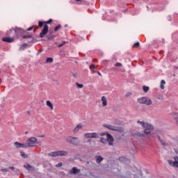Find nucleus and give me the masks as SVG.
I'll use <instances>...</instances> for the list:
<instances>
[{"mask_svg": "<svg viewBox=\"0 0 178 178\" xmlns=\"http://www.w3.org/2000/svg\"><path fill=\"white\" fill-rule=\"evenodd\" d=\"M83 127V124H78L76 125L74 129H73V133L74 134H76L77 133H79V131H80V130H81Z\"/></svg>", "mask_w": 178, "mask_h": 178, "instance_id": "nucleus-14", "label": "nucleus"}, {"mask_svg": "<svg viewBox=\"0 0 178 178\" xmlns=\"http://www.w3.org/2000/svg\"><path fill=\"white\" fill-rule=\"evenodd\" d=\"M54 62V58L52 57H48L46 59L45 63H52Z\"/></svg>", "mask_w": 178, "mask_h": 178, "instance_id": "nucleus-23", "label": "nucleus"}, {"mask_svg": "<svg viewBox=\"0 0 178 178\" xmlns=\"http://www.w3.org/2000/svg\"><path fill=\"white\" fill-rule=\"evenodd\" d=\"M22 38L26 40L27 38H32L31 42H35V39L33 37V34L28 32L27 30L22 29Z\"/></svg>", "mask_w": 178, "mask_h": 178, "instance_id": "nucleus-6", "label": "nucleus"}, {"mask_svg": "<svg viewBox=\"0 0 178 178\" xmlns=\"http://www.w3.org/2000/svg\"><path fill=\"white\" fill-rule=\"evenodd\" d=\"M67 42L66 41H63V42L60 44L58 45V48H62V47H63V45H65V44H67Z\"/></svg>", "mask_w": 178, "mask_h": 178, "instance_id": "nucleus-34", "label": "nucleus"}, {"mask_svg": "<svg viewBox=\"0 0 178 178\" xmlns=\"http://www.w3.org/2000/svg\"><path fill=\"white\" fill-rule=\"evenodd\" d=\"M62 165H63L62 163H58V164L56 165V168H60V166H62Z\"/></svg>", "mask_w": 178, "mask_h": 178, "instance_id": "nucleus-40", "label": "nucleus"}, {"mask_svg": "<svg viewBox=\"0 0 178 178\" xmlns=\"http://www.w3.org/2000/svg\"><path fill=\"white\" fill-rule=\"evenodd\" d=\"M48 34H50V35H53L54 34V31H51V30H49V31H48Z\"/></svg>", "mask_w": 178, "mask_h": 178, "instance_id": "nucleus-46", "label": "nucleus"}, {"mask_svg": "<svg viewBox=\"0 0 178 178\" xmlns=\"http://www.w3.org/2000/svg\"><path fill=\"white\" fill-rule=\"evenodd\" d=\"M90 69H95V65H94V64L90 65Z\"/></svg>", "mask_w": 178, "mask_h": 178, "instance_id": "nucleus-45", "label": "nucleus"}, {"mask_svg": "<svg viewBox=\"0 0 178 178\" xmlns=\"http://www.w3.org/2000/svg\"><path fill=\"white\" fill-rule=\"evenodd\" d=\"M152 129H145L143 134L145 136V134H150V133L152 131Z\"/></svg>", "mask_w": 178, "mask_h": 178, "instance_id": "nucleus-27", "label": "nucleus"}, {"mask_svg": "<svg viewBox=\"0 0 178 178\" xmlns=\"http://www.w3.org/2000/svg\"><path fill=\"white\" fill-rule=\"evenodd\" d=\"M159 140L160 141L161 144L162 145H166V143H165V140H162V138H161V136H159V135L157 136Z\"/></svg>", "mask_w": 178, "mask_h": 178, "instance_id": "nucleus-25", "label": "nucleus"}, {"mask_svg": "<svg viewBox=\"0 0 178 178\" xmlns=\"http://www.w3.org/2000/svg\"><path fill=\"white\" fill-rule=\"evenodd\" d=\"M85 138H99V135L97 133H86L84 134Z\"/></svg>", "mask_w": 178, "mask_h": 178, "instance_id": "nucleus-9", "label": "nucleus"}, {"mask_svg": "<svg viewBox=\"0 0 178 178\" xmlns=\"http://www.w3.org/2000/svg\"><path fill=\"white\" fill-rule=\"evenodd\" d=\"M45 35L46 41H52V40H55V38H56V35H55L47 34Z\"/></svg>", "mask_w": 178, "mask_h": 178, "instance_id": "nucleus-15", "label": "nucleus"}, {"mask_svg": "<svg viewBox=\"0 0 178 178\" xmlns=\"http://www.w3.org/2000/svg\"><path fill=\"white\" fill-rule=\"evenodd\" d=\"M20 155L22 156V158L27 159L29 158V155L25 154L24 152H20Z\"/></svg>", "mask_w": 178, "mask_h": 178, "instance_id": "nucleus-29", "label": "nucleus"}, {"mask_svg": "<svg viewBox=\"0 0 178 178\" xmlns=\"http://www.w3.org/2000/svg\"><path fill=\"white\" fill-rule=\"evenodd\" d=\"M175 161L168 160V163L171 166H174L175 168H178V157H174Z\"/></svg>", "mask_w": 178, "mask_h": 178, "instance_id": "nucleus-11", "label": "nucleus"}, {"mask_svg": "<svg viewBox=\"0 0 178 178\" xmlns=\"http://www.w3.org/2000/svg\"><path fill=\"white\" fill-rule=\"evenodd\" d=\"M64 27H67V24L65 25Z\"/></svg>", "mask_w": 178, "mask_h": 178, "instance_id": "nucleus-56", "label": "nucleus"}, {"mask_svg": "<svg viewBox=\"0 0 178 178\" xmlns=\"http://www.w3.org/2000/svg\"><path fill=\"white\" fill-rule=\"evenodd\" d=\"M140 47V42H136V43H134V44L132 46V48H138Z\"/></svg>", "mask_w": 178, "mask_h": 178, "instance_id": "nucleus-30", "label": "nucleus"}, {"mask_svg": "<svg viewBox=\"0 0 178 178\" xmlns=\"http://www.w3.org/2000/svg\"><path fill=\"white\" fill-rule=\"evenodd\" d=\"M90 163V161H87V165H88Z\"/></svg>", "mask_w": 178, "mask_h": 178, "instance_id": "nucleus-55", "label": "nucleus"}, {"mask_svg": "<svg viewBox=\"0 0 178 178\" xmlns=\"http://www.w3.org/2000/svg\"><path fill=\"white\" fill-rule=\"evenodd\" d=\"M113 136L109 134H106V141L108 143V145H113L114 141Z\"/></svg>", "mask_w": 178, "mask_h": 178, "instance_id": "nucleus-12", "label": "nucleus"}, {"mask_svg": "<svg viewBox=\"0 0 178 178\" xmlns=\"http://www.w3.org/2000/svg\"><path fill=\"white\" fill-rule=\"evenodd\" d=\"M143 91H144V92H145V93H146V92H148V90H144Z\"/></svg>", "mask_w": 178, "mask_h": 178, "instance_id": "nucleus-50", "label": "nucleus"}, {"mask_svg": "<svg viewBox=\"0 0 178 178\" xmlns=\"http://www.w3.org/2000/svg\"><path fill=\"white\" fill-rule=\"evenodd\" d=\"M33 33H35V31H37V30H38V29H40V26H37L35 25V27L33 28Z\"/></svg>", "mask_w": 178, "mask_h": 178, "instance_id": "nucleus-39", "label": "nucleus"}, {"mask_svg": "<svg viewBox=\"0 0 178 178\" xmlns=\"http://www.w3.org/2000/svg\"><path fill=\"white\" fill-rule=\"evenodd\" d=\"M72 74L73 75V77H77V72H71Z\"/></svg>", "mask_w": 178, "mask_h": 178, "instance_id": "nucleus-41", "label": "nucleus"}, {"mask_svg": "<svg viewBox=\"0 0 178 178\" xmlns=\"http://www.w3.org/2000/svg\"><path fill=\"white\" fill-rule=\"evenodd\" d=\"M143 90H149V87L143 86Z\"/></svg>", "mask_w": 178, "mask_h": 178, "instance_id": "nucleus-44", "label": "nucleus"}, {"mask_svg": "<svg viewBox=\"0 0 178 178\" xmlns=\"http://www.w3.org/2000/svg\"><path fill=\"white\" fill-rule=\"evenodd\" d=\"M143 129L146 130H154V127L152 126V124H148L147 122L146 124H145V126L143 127Z\"/></svg>", "mask_w": 178, "mask_h": 178, "instance_id": "nucleus-17", "label": "nucleus"}, {"mask_svg": "<svg viewBox=\"0 0 178 178\" xmlns=\"http://www.w3.org/2000/svg\"><path fill=\"white\" fill-rule=\"evenodd\" d=\"M69 153L67 151H56L48 153V156L56 157V156H67Z\"/></svg>", "mask_w": 178, "mask_h": 178, "instance_id": "nucleus-5", "label": "nucleus"}, {"mask_svg": "<svg viewBox=\"0 0 178 178\" xmlns=\"http://www.w3.org/2000/svg\"><path fill=\"white\" fill-rule=\"evenodd\" d=\"M93 62H97V59H94V60H93Z\"/></svg>", "mask_w": 178, "mask_h": 178, "instance_id": "nucleus-54", "label": "nucleus"}, {"mask_svg": "<svg viewBox=\"0 0 178 178\" xmlns=\"http://www.w3.org/2000/svg\"><path fill=\"white\" fill-rule=\"evenodd\" d=\"M24 167L25 168V169H26V170H34V167L31 166L29 163L24 165Z\"/></svg>", "mask_w": 178, "mask_h": 178, "instance_id": "nucleus-22", "label": "nucleus"}, {"mask_svg": "<svg viewBox=\"0 0 178 178\" xmlns=\"http://www.w3.org/2000/svg\"><path fill=\"white\" fill-rule=\"evenodd\" d=\"M102 106H106V105H108V102L106 101V97H105V96L102 97Z\"/></svg>", "mask_w": 178, "mask_h": 178, "instance_id": "nucleus-21", "label": "nucleus"}, {"mask_svg": "<svg viewBox=\"0 0 178 178\" xmlns=\"http://www.w3.org/2000/svg\"><path fill=\"white\" fill-rule=\"evenodd\" d=\"M95 159H96L97 163L98 164L101 163V162L104 161V158L101 156H95Z\"/></svg>", "mask_w": 178, "mask_h": 178, "instance_id": "nucleus-20", "label": "nucleus"}, {"mask_svg": "<svg viewBox=\"0 0 178 178\" xmlns=\"http://www.w3.org/2000/svg\"><path fill=\"white\" fill-rule=\"evenodd\" d=\"M165 84H166V82L165 81V80H161V85H160V88L161 90H163L165 88Z\"/></svg>", "mask_w": 178, "mask_h": 178, "instance_id": "nucleus-24", "label": "nucleus"}, {"mask_svg": "<svg viewBox=\"0 0 178 178\" xmlns=\"http://www.w3.org/2000/svg\"><path fill=\"white\" fill-rule=\"evenodd\" d=\"M1 172L2 173H6V172H9V169L8 168L1 169Z\"/></svg>", "mask_w": 178, "mask_h": 178, "instance_id": "nucleus-38", "label": "nucleus"}, {"mask_svg": "<svg viewBox=\"0 0 178 178\" xmlns=\"http://www.w3.org/2000/svg\"><path fill=\"white\" fill-rule=\"evenodd\" d=\"M174 120L175 121L176 124H177V125H178V116H177V117L174 118Z\"/></svg>", "mask_w": 178, "mask_h": 178, "instance_id": "nucleus-42", "label": "nucleus"}, {"mask_svg": "<svg viewBox=\"0 0 178 178\" xmlns=\"http://www.w3.org/2000/svg\"><path fill=\"white\" fill-rule=\"evenodd\" d=\"M76 87H78V88H83V87H84V85H83V83H76Z\"/></svg>", "mask_w": 178, "mask_h": 178, "instance_id": "nucleus-32", "label": "nucleus"}, {"mask_svg": "<svg viewBox=\"0 0 178 178\" xmlns=\"http://www.w3.org/2000/svg\"><path fill=\"white\" fill-rule=\"evenodd\" d=\"M100 142L102 143L103 144H105V143H106V139H105L104 138H101Z\"/></svg>", "mask_w": 178, "mask_h": 178, "instance_id": "nucleus-37", "label": "nucleus"}, {"mask_svg": "<svg viewBox=\"0 0 178 178\" xmlns=\"http://www.w3.org/2000/svg\"><path fill=\"white\" fill-rule=\"evenodd\" d=\"M27 113H30V111H28Z\"/></svg>", "mask_w": 178, "mask_h": 178, "instance_id": "nucleus-58", "label": "nucleus"}, {"mask_svg": "<svg viewBox=\"0 0 178 178\" xmlns=\"http://www.w3.org/2000/svg\"><path fill=\"white\" fill-rule=\"evenodd\" d=\"M27 43H24L21 45L20 49H26V47H27Z\"/></svg>", "mask_w": 178, "mask_h": 178, "instance_id": "nucleus-33", "label": "nucleus"}, {"mask_svg": "<svg viewBox=\"0 0 178 178\" xmlns=\"http://www.w3.org/2000/svg\"><path fill=\"white\" fill-rule=\"evenodd\" d=\"M8 169H10L11 170H15V167H13V166H10V167L8 168Z\"/></svg>", "mask_w": 178, "mask_h": 178, "instance_id": "nucleus-48", "label": "nucleus"}, {"mask_svg": "<svg viewBox=\"0 0 178 178\" xmlns=\"http://www.w3.org/2000/svg\"><path fill=\"white\" fill-rule=\"evenodd\" d=\"M104 127L108 129V130H112L113 131H119L120 133H123L124 129L122 127H115L111 124H106Z\"/></svg>", "mask_w": 178, "mask_h": 178, "instance_id": "nucleus-7", "label": "nucleus"}, {"mask_svg": "<svg viewBox=\"0 0 178 178\" xmlns=\"http://www.w3.org/2000/svg\"><path fill=\"white\" fill-rule=\"evenodd\" d=\"M46 105L47 106L49 107L50 111H54V104H52V103L51 102V101L47 100L46 102Z\"/></svg>", "mask_w": 178, "mask_h": 178, "instance_id": "nucleus-19", "label": "nucleus"}, {"mask_svg": "<svg viewBox=\"0 0 178 178\" xmlns=\"http://www.w3.org/2000/svg\"><path fill=\"white\" fill-rule=\"evenodd\" d=\"M88 143H91V140H88Z\"/></svg>", "mask_w": 178, "mask_h": 178, "instance_id": "nucleus-53", "label": "nucleus"}, {"mask_svg": "<svg viewBox=\"0 0 178 178\" xmlns=\"http://www.w3.org/2000/svg\"><path fill=\"white\" fill-rule=\"evenodd\" d=\"M29 132L28 131H26V133H25V134H27Z\"/></svg>", "mask_w": 178, "mask_h": 178, "instance_id": "nucleus-57", "label": "nucleus"}, {"mask_svg": "<svg viewBox=\"0 0 178 178\" xmlns=\"http://www.w3.org/2000/svg\"><path fill=\"white\" fill-rule=\"evenodd\" d=\"M157 99L162 101L163 99V95H162L161 93L158 94L157 95Z\"/></svg>", "mask_w": 178, "mask_h": 178, "instance_id": "nucleus-31", "label": "nucleus"}, {"mask_svg": "<svg viewBox=\"0 0 178 178\" xmlns=\"http://www.w3.org/2000/svg\"><path fill=\"white\" fill-rule=\"evenodd\" d=\"M60 29H62V25L58 24V26H55L54 31H58V30H60Z\"/></svg>", "mask_w": 178, "mask_h": 178, "instance_id": "nucleus-26", "label": "nucleus"}, {"mask_svg": "<svg viewBox=\"0 0 178 178\" xmlns=\"http://www.w3.org/2000/svg\"><path fill=\"white\" fill-rule=\"evenodd\" d=\"M14 145L17 148H28L27 143H20L19 142H15Z\"/></svg>", "mask_w": 178, "mask_h": 178, "instance_id": "nucleus-13", "label": "nucleus"}, {"mask_svg": "<svg viewBox=\"0 0 178 178\" xmlns=\"http://www.w3.org/2000/svg\"><path fill=\"white\" fill-rule=\"evenodd\" d=\"M76 2H80L81 0H75Z\"/></svg>", "mask_w": 178, "mask_h": 178, "instance_id": "nucleus-52", "label": "nucleus"}, {"mask_svg": "<svg viewBox=\"0 0 178 178\" xmlns=\"http://www.w3.org/2000/svg\"><path fill=\"white\" fill-rule=\"evenodd\" d=\"M139 104H144L145 105H152V101L147 97H142L138 99Z\"/></svg>", "mask_w": 178, "mask_h": 178, "instance_id": "nucleus-8", "label": "nucleus"}, {"mask_svg": "<svg viewBox=\"0 0 178 178\" xmlns=\"http://www.w3.org/2000/svg\"><path fill=\"white\" fill-rule=\"evenodd\" d=\"M42 145V141H37V138L35 137H31L28 138L26 142V146L28 148L30 147H38Z\"/></svg>", "mask_w": 178, "mask_h": 178, "instance_id": "nucleus-4", "label": "nucleus"}, {"mask_svg": "<svg viewBox=\"0 0 178 178\" xmlns=\"http://www.w3.org/2000/svg\"><path fill=\"white\" fill-rule=\"evenodd\" d=\"M123 159H124L123 157H120L119 158V161H123Z\"/></svg>", "mask_w": 178, "mask_h": 178, "instance_id": "nucleus-49", "label": "nucleus"}, {"mask_svg": "<svg viewBox=\"0 0 178 178\" xmlns=\"http://www.w3.org/2000/svg\"><path fill=\"white\" fill-rule=\"evenodd\" d=\"M130 95H131V92H130L126 94V97H130Z\"/></svg>", "mask_w": 178, "mask_h": 178, "instance_id": "nucleus-47", "label": "nucleus"}, {"mask_svg": "<svg viewBox=\"0 0 178 178\" xmlns=\"http://www.w3.org/2000/svg\"><path fill=\"white\" fill-rule=\"evenodd\" d=\"M15 37L13 35L12 38L10 37H3L2 39H1V41H3V42H8V44H10L12 42H15Z\"/></svg>", "mask_w": 178, "mask_h": 178, "instance_id": "nucleus-10", "label": "nucleus"}, {"mask_svg": "<svg viewBox=\"0 0 178 178\" xmlns=\"http://www.w3.org/2000/svg\"><path fill=\"white\" fill-rule=\"evenodd\" d=\"M132 136L134 137H145V135L144 134V133L143 132H140V131H136L134 134H132Z\"/></svg>", "mask_w": 178, "mask_h": 178, "instance_id": "nucleus-16", "label": "nucleus"}, {"mask_svg": "<svg viewBox=\"0 0 178 178\" xmlns=\"http://www.w3.org/2000/svg\"><path fill=\"white\" fill-rule=\"evenodd\" d=\"M35 27V25H33L32 26L26 29V31H31V30H33V29H34Z\"/></svg>", "mask_w": 178, "mask_h": 178, "instance_id": "nucleus-36", "label": "nucleus"}, {"mask_svg": "<svg viewBox=\"0 0 178 178\" xmlns=\"http://www.w3.org/2000/svg\"><path fill=\"white\" fill-rule=\"evenodd\" d=\"M80 172H81V170L80 169H77V168L74 167L71 170L70 173H72V175H76L77 173H80Z\"/></svg>", "mask_w": 178, "mask_h": 178, "instance_id": "nucleus-18", "label": "nucleus"}, {"mask_svg": "<svg viewBox=\"0 0 178 178\" xmlns=\"http://www.w3.org/2000/svg\"><path fill=\"white\" fill-rule=\"evenodd\" d=\"M174 69L178 70V67L177 66H175Z\"/></svg>", "mask_w": 178, "mask_h": 178, "instance_id": "nucleus-51", "label": "nucleus"}, {"mask_svg": "<svg viewBox=\"0 0 178 178\" xmlns=\"http://www.w3.org/2000/svg\"><path fill=\"white\" fill-rule=\"evenodd\" d=\"M42 137H44V136H42Z\"/></svg>", "mask_w": 178, "mask_h": 178, "instance_id": "nucleus-59", "label": "nucleus"}, {"mask_svg": "<svg viewBox=\"0 0 178 178\" xmlns=\"http://www.w3.org/2000/svg\"><path fill=\"white\" fill-rule=\"evenodd\" d=\"M65 141L67 144H70V145H74V147H77L81 143L80 138L77 136H67L65 138Z\"/></svg>", "mask_w": 178, "mask_h": 178, "instance_id": "nucleus-3", "label": "nucleus"}, {"mask_svg": "<svg viewBox=\"0 0 178 178\" xmlns=\"http://www.w3.org/2000/svg\"><path fill=\"white\" fill-rule=\"evenodd\" d=\"M137 123H138L139 124H141L142 127H144L147 124V122H143V121L141 122L140 120H138Z\"/></svg>", "mask_w": 178, "mask_h": 178, "instance_id": "nucleus-28", "label": "nucleus"}, {"mask_svg": "<svg viewBox=\"0 0 178 178\" xmlns=\"http://www.w3.org/2000/svg\"><path fill=\"white\" fill-rule=\"evenodd\" d=\"M115 67H122V66H123V65H122V63H116L115 64Z\"/></svg>", "mask_w": 178, "mask_h": 178, "instance_id": "nucleus-35", "label": "nucleus"}, {"mask_svg": "<svg viewBox=\"0 0 178 178\" xmlns=\"http://www.w3.org/2000/svg\"><path fill=\"white\" fill-rule=\"evenodd\" d=\"M54 22V19H49L47 21H39L38 22V26L40 29H42L41 32L39 34L40 38H44L47 34H48V31L49 29V27L48 26V24H51Z\"/></svg>", "mask_w": 178, "mask_h": 178, "instance_id": "nucleus-1", "label": "nucleus"}, {"mask_svg": "<svg viewBox=\"0 0 178 178\" xmlns=\"http://www.w3.org/2000/svg\"><path fill=\"white\" fill-rule=\"evenodd\" d=\"M14 31L15 34L13 35L15 40H19L21 37H23V29L15 26L12 28L6 33L7 37H10L12 33Z\"/></svg>", "mask_w": 178, "mask_h": 178, "instance_id": "nucleus-2", "label": "nucleus"}, {"mask_svg": "<svg viewBox=\"0 0 178 178\" xmlns=\"http://www.w3.org/2000/svg\"><path fill=\"white\" fill-rule=\"evenodd\" d=\"M93 73H97V74L99 76H102V74H101V72H99V71H97V70L93 71Z\"/></svg>", "mask_w": 178, "mask_h": 178, "instance_id": "nucleus-43", "label": "nucleus"}]
</instances>
